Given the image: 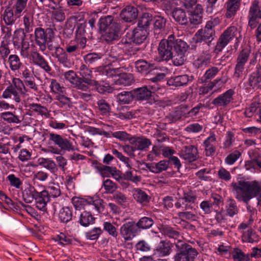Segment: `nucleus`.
Returning a JSON list of instances; mask_svg holds the SVG:
<instances>
[{
    "instance_id": "f257e3e1",
    "label": "nucleus",
    "mask_w": 261,
    "mask_h": 261,
    "mask_svg": "<svg viewBox=\"0 0 261 261\" xmlns=\"http://www.w3.org/2000/svg\"><path fill=\"white\" fill-rule=\"evenodd\" d=\"M235 198L240 202L247 203L257 196L258 204L261 206V185L258 181L240 180L231 184Z\"/></svg>"
},
{
    "instance_id": "f03ea898",
    "label": "nucleus",
    "mask_w": 261,
    "mask_h": 261,
    "mask_svg": "<svg viewBox=\"0 0 261 261\" xmlns=\"http://www.w3.org/2000/svg\"><path fill=\"white\" fill-rule=\"evenodd\" d=\"M134 64L138 72L148 75V79L152 82H158L165 77V74L159 72V68L152 62L140 59L135 61Z\"/></svg>"
},
{
    "instance_id": "7ed1b4c3",
    "label": "nucleus",
    "mask_w": 261,
    "mask_h": 261,
    "mask_svg": "<svg viewBox=\"0 0 261 261\" xmlns=\"http://www.w3.org/2000/svg\"><path fill=\"white\" fill-rule=\"evenodd\" d=\"M171 40L173 43V51L175 52L173 58V65L180 66L184 64L186 60V54L189 47L187 43L181 39L176 38L173 35H171Z\"/></svg>"
},
{
    "instance_id": "20e7f679",
    "label": "nucleus",
    "mask_w": 261,
    "mask_h": 261,
    "mask_svg": "<svg viewBox=\"0 0 261 261\" xmlns=\"http://www.w3.org/2000/svg\"><path fill=\"white\" fill-rule=\"evenodd\" d=\"M54 31L52 28H48L45 30L41 28H36L35 30V41L39 47V49L44 51L46 49V43L51 41L54 37Z\"/></svg>"
},
{
    "instance_id": "39448f33",
    "label": "nucleus",
    "mask_w": 261,
    "mask_h": 261,
    "mask_svg": "<svg viewBox=\"0 0 261 261\" xmlns=\"http://www.w3.org/2000/svg\"><path fill=\"white\" fill-rule=\"evenodd\" d=\"M248 25L254 29L261 20V0H253L249 8L248 15Z\"/></svg>"
},
{
    "instance_id": "423d86ee",
    "label": "nucleus",
    "mask_w": 261,
    "mask_h": 261,
    "mask_svg": "<svg viewBox=\"0 0 261 261\" xmlns=\"http://www.w3.org/2000/svg\"><path fill=\"white\" fill-rule=\"evenodd\" d=\"M72 203L76 210H81L87 204H92L98 213H102L104 210L103 200L101 199L93 200V198L84 199L83 198L73 197Z\"/></svg>"
},
{
    "instance_id": "0eeeda50",
    "label": "nucleus",
    "mask_w": 261,
    "mask_h": 261,
    "mask_svg": "<svg viewBox=\"0 0 261 261\" xmlns=\"http://www.w3.org/2000/svg\"><path fill=\"white\" fill-rule=\"evenodd\" d=\"M238 29L235 26L227 28L220 36L215 47V51L220 52L231 41L237 33Z\"/></svg>"
},
{
    "instance_id": "6e6552de",
    "label": "nucleus",
    "mask_w": 261,
    "mask_h": 261,
    "mask_svg": "<svg viewBox=\"0 0 261 261\" xmlns=\"http://www.w3.org/2000/svg\"><path fill=\"white\" fill-rule=\"evenodd\" d=\"M238 29L235 26L227 28L220 36L215 47V51L220 52L231 41L237 33Z\"/></svg>"
},
{
    "instance_id": "1a4fd4ad",
    "label": "nucleus",
    "mask_w": 261,
    "mask_h": 261,
    "mask_svg": "<svg viewBox=\"0 0 261 261\" xmlns=\"http://www.w3.org/2000/svg\"><path fill=\"white\" fill-rule=\"evenodd\" d=\"M238 29L235 26L227 28L220 36L215 47V51L220 52L231 41L237 33Z\"/></svg>"
},
{
    "instance_id": "9d476101",
    "label": "nucleus",
    "mask_w": 261,
    "mask_h": 261,
    "mask_svg": "<svg viewBox=\"0 0 261 261\" xmlns=\"http://www.w3.org/2000/svg\"><path fill=\"white\" fill-rule=\"evenodd\" d=\"M215 24L213 21L207 22L203 29L199 30L195 36L197 38V42H205L208 46H210L212 41L215 37Z\"/></svg>"
},
{
    "instance_id": "9b49d317",
    "label": "nucleus",
    "mask_w": 261,
    "mask_h": 261,
    "mask_svg": "<svg viewBox=\"0 0 261 261\" xmlns=\"http://www.w3.org/2000/svg\"><path fill=\"white\" fill-rule=\"evenodd\" d=\"M250 54V49L248 48H243L239 54L234 67L233 76L238 79L243 75L245 65L247 62Z\"/></svg>"
},
{
    "instance_id": "f8f14e48",
    "label": "nucleus",
    "mask_w": 261,
    "mask_h": 261,
    "mask_svg": "<svg viewBox=\"0 0 261 261\" xmlns=\"http://www.w3.org/2000/svg\"><path fill=\"white\" fill-rule=\"evenodd\" d=\"M171 35L167 39L161 41L158 46V53L162 60L169 61L172 59L173 62L174 55L173 45Z\"/></svg>"
},
{
    "instance_id": "ddd939ff",
    "label": "nucleus",
    "mask_w": 261,
    "mask_h": 261,
    "mask_svg": "<svg viewBox=\"0 0 261 261\" xmlns=\"http://www.w3.org/2000/svg\"><path fill=\"white\" fill-rule=\"evenodd\" d=\"M49 140L64 151H73L76 149L70 139L57 134L49 133Z\"/></svg>"
},
{
    "instance_id": "4468645a",
    "label": "nucleus",
    "mask_w": 261,
    "mask_h": 261,
    "mask_svg": "<svg viewBox=\"0 0 261 261\" xmlns=\"http://www.w3.org/2000/svg\"><path fill=\"white\" fill-rule=\"evenodd\" d=\"M139 231L135 221L124 223L120 228V233L125 241L132 240L138 235Z\"/></svg>"
},
{
    "instance_id": "2eb2a0df",
    "label": "nucleus",
    "mask_w": 261,
    "mask_h": 261,
    "mask_svg": "<svg viewBox=\"0 0 261 261\" xmlns=\"http://www.w3.org/2000/svg\"><path fill=\"white\" fill-rule=\"evenodd\" d=\"M242 0H227L224 7L226 10L225 17L227 19H233L240 10Z\"/></svg>"
},
{
    "instance_id": "dca6fc26",
    "label": "nucleus",
    "mask_w": 261,
    "mask_h": 261,
    "mask_svg": "<svg viewBox=\"0 0 261 261\" xmlns=\"http://www.w3.org/2000/svg\"><path fill=\"white\" fill-rule=\"evenodd\" d=\"M179 155L180 158L191 163L198 159V149L194 145L185 146L180 151Z\"/></svg>"
},
{
    "instance_id": "f3484780",
    "label": "nucleus",
    "mask_w": 261,
    "mask_h": 261,
    "mask_svg": "<svg viewBox=\"0 0 261 261\" xmlns=\"http://www.w3.org/2000/svg\"><path fill=\"white\" fill-rule=\"evenodd\" d=\"M234 94L233 89H230L224 93L220 95L213 99L212 103L216 107H226L233 99L232 96Z\"/></svg>"
},
{
    "instance_id": "a211bd4d",
    "label": "nucleus",
    "mask_w": 261,
    "mask_h": 261,
    "mask_svg": "<svg viewBox=\"0 0 261 261\" xmlns=\"http://www.w3.org/2000/svg\"><path fill=\"white\" fill-rule=\"evenodd\" d=\"M54 56L57 59L58 62L63 66L70 68L72 63L68 57V54L65 49L60 46L55 47Z\"/></svg>"
},
{
    "instance_id": "6ab92c4d",
    "label": "nucleus",
    "mask_w": 261,
    "mask_h": 261,
    "mask_svg": "<svg viewBox=\"0 0 261 261\" xmlns=\"http://www.w3.org/2000/svg\"><path fill=\"white\" fill-rule=\"evenodd\" d=\"M198 254L197 250L192 246L182 252H178L174 256L175 261H194Z\"/></svg>"
},
{
    "instance_id": "aec40b11",
    "label": "nucleus",
    "mask_w": 261,
    "mask_h": 261,
    "mask_svg": "<svg viewBox=\"0 0 261 261\" xmlns=\"http://www.w3.org/2000/svg\"><path fill=\"white\" fill-rule=\"evenodd\" d=\"M20 15L15 12L14 10L10 7L6 8L1 15L2 20L5 24L8 26H12L15 24L19 18Z\"/></svg>"
},
{
    "instance_id": "412c9836",
    "label": "nucleus",
    "mask_w": 261,
    "mask_h": 261,
    "mask_svg": "<svg viewBox=\"0 0 261 261\" xmlns=\"http://www.w3.org/2000/svg\"><path fill=\"white\" fill-rule=\"evenodd\" d=\"M30 59L33 63L41 68L43 69L46 72L49 73L51 70V67L44 58L37 51H32L30 55Z\"/></svg>"
},
{
    "instance_id": "4be33fe9",
    "label": "nucleus",
    "mask_w": 261,
    "mask_h": 261,
    "mask_svg": "<svg viewBox=\"0 0 261 261\" xmlns=\"http://www.w3.org/2000/svg\"><path fill=\"white\" fill-rule=\"evenodd\" d=\"M193 80V76L190 77L187 74H183L171 77L167 81V85L173 87L184 86L187 85L189 82Z\"/></svg>"
},
{
    "instance_id": "5701e85b",
    "label": "nucleus",
    "mask_w": 261,
    "mask_h": 261,
    "mask_svg": "<svg viewBox=\"0 0 261 261\" xmlns=\"http://www.w3.org/2000/svg\"><path fill=\"white\" fill-rule=\"evenodd\" d=\"M216 135L214 133H211L210 136L203 142L204 151L206 156H211L215 154L216 150Z\"/></svg>"
},
{
    "instance_id": "b1692460",
    "label": "nucleus",
    "mask_w": 261,
    "mask_h": 261,
    "mask_svg": "<svg viewBox=\"0 0 261 261\" xmlns=\"http://www.w3.org/2000/svg\"><path fill=\"white\" fill-rule=\"evenodd\" d=\"M129 141L132 145L135 146L136 150H146L151 144V141L144 137H131Z\"/></svg>"
},
{
    "instance_id": "393cba45",
    "label": "nucleus",
    "mask_w": 261,
    "mask_h": 261,
    "mask_svg": "<svg viewBox=\"0 0 261 261\" xmlns=\"http://www.w3.org/2000/svg\"><path fill=\"white\" fill-rule=\"evenodd\" d=\"M134 100L137 101L148 100L151 96L152 92L147 86L135 88L133 90Z\"/></svg>"
},
{
    "instance_id": "a878e982",
    "label": "nucleus",
    "mask_w": 261,
    "mask_h": 261,
    "mask_svg": "<svg viewBox=\"0 0 261 261\" xmlns=\"http://www.w3.org/2000/svg\"><path fill=\"white\" fill-rule=\"evenodd\" d=\"M138 15L137 8L133 6H127L121 11L120 16L126 22H132L136 19Z\"/></svg>"
},
{
    "instance_id": "bb28decb",
    "label": "nucleus",
    "mask_w": 261,
    "mask_h": 261,
    "mask_svg": "<svg viewBox=\"0 0 261 261\" xmlns=\"http://www.w3.org/2000/svg\"><path fill=\"white\" fill-rule=\"evenodd\" d=\"M35 202L36 207L40 211L43 212H47V203L50 201L48 196V193L46 190H43L41 192H38L35 197Z\"/></svg>"
},
{
    "instance_id": "cd10ccee",
    "label": "nucleus",
    "mask_w": 261,
    "mask_h": 261,
    "mask_svg": "<svg viewBox=\"0 0 261 261\" xmlns=\"http://www.w3.org/2000/svg\"><path fill=\"white\" fill-rule=\"evenodd\" d=\"M11 146L10 142L7 141L6 139H0V160L5 164H7L9 161L8 156H11Z\"/></svg>"
},
{
    "instance_id": "c85d7f7f",
    "label": "nucleus",
    "mask_w": 261,
    "mask_h": 261,
    "mask_svg": "<svg viewBox=\"0 0 261 261\" xmlns=\"http://www.w3.org/2000/svg\"><path fill=\"white\" fill-rule=\"evenodd\" d=\"M107 60L111 64H114V66H116V68L114 69L115 70L121 71V69L124 67L123 65L124 59L123 55L117 54L114 51V49L111 50V52L109 54Z\"/></svg>"
},
{
    "instance_id": "c756f323",
    "label": "nucleus",
    "mask_w": 261,
    "mask_h": 261,
    "mask_svg": "<svg viewBox=\"0 0 261 261\" xmlns=\"http://www.w3.org/2000/svg\"><path fill=\"white\" fill-rule=\"evenodd\" d=\"M247 85L253 90H261V73L259 70L249 75Z\"/></svg>"
},
{
    "instance_id": "7c9ffc66",
    "label": "nucleus",
    "mask_w": 261,
    "mask_h": 261,
    "mask_svg": "<svg viewBox=\"0 0 261 261\" xmlns=\"http://www.w3.org/2000/svg\"><path fill=\"white\" fill-rule=\"evenodd\" d=\"M172 243L167 240L161 241L154 250L155 254L160 257L167 256L172 251Z\"/></svg>"
},
{
    "instance_id": "2f4dec72",
    "label": "nucleus",
    "mask_w": 261,
    "mask_h": 261,
    "mask_svg": "<svg viewBox=\"0 0 261 261\" xmlns=\"http://www.w3.org/2000/svg\"><path fill=\"white\" fill-rule=\"evenodd\" d=\"M102 55L100 53H91L83 57L84 61L89 67H96L102 63Z\"/></svg>"
},
{
    "instance_id": "473e14b6",
    "label": "nucleus",
    "mask_w": 261,
    "mask_h": 261,
    "mask_svg": "<svg viewBox=\"0 0 261 261\" xmlns=\"http://www.w3.org/2000/svg\"><path fill=\"white\" fill-rule=\"evenodd\" d=\"M169 161L162 160L157 163H146V167L151 172L159 173L166 171L169 167Z\"/></svg>"
},
{
    "instance_id": "72a5a7b5",
    "label": "nucleus",
    "mask_w": 261,
    "mask_h": 261,
    "mask_svg": "<svg viewBox=\"0 0 261 261\" xmlns=\"http://www.w3.org/2000/svg\"><path fill=\"white\" fill-rule=\"evenodd\" d=\"M7 63L13 72H18L24 67V64L17 55H10L8 58Z\"/></svg>"
},
{
    "instance_id": "f704fd0d",
    "label": "nucleus",
    "mask_w": 261,
    "mask_h": 261,
    "mask_svg": "<svg viewBox=\"0 0 261 261\" xmlns=\"http://www.w3.org/2000/svg\"><path fill=\"white\" fill-rule=\"evenodd\" d=\"M186 112L184 105H180L174 111L170 113L166 117V119L169 123L175 122L182 117L187 118Z\"/></svg>"
},
{
    "instance_id": "c9c22d12",
    "label": "nucleus",
    "mask_w": 261,
    "mask_h": 261,
    "mask_svg": "<svg viewBox=\"0 0 261 261\" xmlns=\"http://www.w3.org/2000/svg\"><path fill=\"white\" fill-rule=\"evenodd\" d=\"M148 31L136 28L134 29L131 36V41L136 44H141L146 40Z\"/></svg>"
},
{
    "instance_id": "e433bc0d",
    "label": "nucleus",
    "mask_w": 261,
    "mask_h": 261,
    "mask_svg": "<svg viewBox=\"0 0 261 261\" xmlns=\"http://www.w3.org/2000/svg\"><path fill=\"white\" fill-rule=\"evenodd\" d=\"M120 30V24H115L114 27L112 26V28H110V29L105 31V34L103 35L105 40L107 42H110L118 40L119 38V32Z\"/></svg>"
},
{
    "instance_id": "4c0bfd02",
    "label": "nucleus",
    "mask_w": 261,
    "mask_h": 261,
    "mask_svg": "<svg viewBox=\"0 0 261 261\" xmlns=\"http://www.w3.org/2000/svg\"><path fill=\"white\" fill-rule=\"evenodd\" d=\"M174 20L180 25H187L189 22V17L185 11L180 8H175L172 12Z\"/></svg>"
},
{
    "instance_id": "58836bf2",
    "label": "nucleus",
    "mask_w": 261,
    "mask_h": 261,
    "mask_svg": "<svg viewBox=\"0 0 261 261\" xmlns=\"http://www.w3.org/2000/svg\"><path fill=\"white\" fill-rule=\"evenodd\" d=\"M98 82L95 80H88L79 77L73 85V87L82 91H87L91 86H96Z\"/></svg>"
},
{
    "instance_id": "ea45409f",
    "label": "nucleus",
    "mask_w": 261,
    "mask_h": 261,
    "mask_svg": "<svg viewBox=\"0 0 261 261\" xmlns=\"http://www.w3.org/2000/svg\"><path fill=\"white\" fill-rule=\"evenodd\" d=\"M1 117L9 123H20L24 119V116L16 115L15 112H5L1 113Z\"/></svg>"
},
{
    "instance_id": "a19ab883",
    "label": "nucleus",
    "mask_w": 261,
    "mask_h": 261,
    "mask_svg": "<svg viewBox=\"0 0 261 261\" xmlns=\"http://www.w3.org/2000/svg\"><path fill=\"white\" fill-rule=\"evenodd\" d=\"M25 93H19L18 91L14 89L12 86H8L7 88L3 91L2 97L3 98H10L13 95V99L17 103H19L21 101V96L24 95Z\"/></svg>"
},
{
    "instance_id": "79ce46f5",
    "label": "nucleus",
    "mask_w": 261,
    "mask_h": 261,
    "mask_svg": "<svg viewBox=\"0 0 261 261\" xmlns=\"http://www.w3.org/2000/svg\"><path fill=\"white\" fill-rule=\"evenodd\" d=\"M95 218L91 213L86 211L82 212L79 217L77 222L83 227H88L95 223Z\"/></svg>"
},
{
    "instance_id": "37998d69",
    "label": "nucleus",
    "mask_w": 261,
    "mask_h": 261,
    "mask_svg": "<svg viewBox=\"0 0 261 261\" xmlns=\"http://www.w3.org/2000/svg\"><path fill=\"white\" fill-rule=\"evenodd\" d=\"M116 98L119 105L129 104L134 100L133 91H124L119 93L116 95Z\"/></svg>"
},
{
    "instance_id": "c03bdc74",
    "label": "nucleus",
    "mask_w": 261,
    "mask_h": 261,
    "mask_svg": "<svg viewBox=\"0 0 261 261\" xmlns=\"http://www.w3.org/2000/svg\"><path fill=\"white\" fill-rule=\"evenodd\" d=\"M119 24L114 21L113 17L111 15H107L101 17L98 21L99 28L100 31H105L110 28L114 27V24Z\"/></svg>"
},
{
    "instance_id": "a18cd8bd",
    "label": "nucleus",
    "mask_w": 261,
    "mask_h": 261,
    "mask_svg": "<svg viewBox=\"0 0 261 261\" xmlns=\"http://www.w3.org/2000/svg\"><path fill=\"white\" fill-rule=\"evenodd\" d=\"M152 20V15L149 13H143L139 18L137 28L148 31L149 27Z\"/></svg>"
},
{
    "instance_id": "49530a36",
    "label": "nucleus",
    "mask_w": 261,
    "mask_h": 261,
    "mask_svg": "<svg viewBox=\"0 0 261 261\" xmlns=\"http://www.w3.org/2000/svg\"><path fill=\"white\" fill-rule=\"evenodd\" d=\"M38 194L34 187L29 185L22 192V198L23 200L28 203H31Z\"/></svg>"
},
{
    "instance_id": "de8ad7c7",
    "label": "nucleus",
    "mask_w": 261,
    "mask_h": 261,
    "mask_svg": "<svg viewBox=\"0 0 261 261\" xmlns=\"http://www.w3.org/2000/svg\"><path fill=\"white\" fill-rule=\"evenodd\" d=\"M94 167L97 169L100 174L103 177H109L111 175L114 167L108 166L99 163L97 161L93 162Z\"/></svg>"
},
{
    "instance_id": "09e8293b",
    "label": "nucleus",
    "mask_w": 261,
    "mask_h": 261,
    "mask_svg": "<svg viewBox=\"0 0 261 261\" xmlns=\"http://www.w3.org/2000/svg\"><path fill=\"white\" fill-rule=\"evenodd\" d=\"M225 209L226 214L231 217L238 214L239 211L236 201L231 198L227 199L226 202Z\"/></svg>"
},
{
    "instance_id": "8fccbe9b",
    "label": "nucleus",
    "mask_w": 261,
    "mask_h": 261,
    "mask_svg": "<svg viewBox=\"0 0 261 261\" xmlns=\"http://www.w3.org/2000/svg\"><path fill=\"white\" fill-rule=\"evenodd\" d=\"M248 155L251 160L246 162L245 166L248 165L250 167H252L253 164L256 163L258 167L261 169V155L258 152L255 150H251L248 151Z\"/></svg>"
},
{
    "instance_id": "3c124183",
    "label": "nucleus",
    "mask_w": 261,
    "mask_h": 261,
    "mask_svg": "<svg viewBox=\"0 0 261 261\" xmlns=\"http://www.w3.org/2000/svg\"><path fill=\"white\" fill-rule=\"evenodd\" d=\"M160 231L164 236L171 239L176 240L180 237V232L169 225L162 226Z\"/></svg>"
},
{
    "instance_id": "603ef678",
    "label": "nucleus",
    "mask_w": 261,
    "mask_h": 261,
    "mask_svg": "<svg viewBox=\"0 0 261 261\" xmlns=\"http://www.w3.org/2000/svg\"><path fill=\"white\" fill-rule=\"evenodd\" d=\"M220 71L219 69L215 66H213L208 69L203 75L198 79L199 83H204L209 80L213 79Z\"/></svg>"
},
{
    "instance_id": "864d4df0",
    "label": "nucleus",
    "mask_w": 261,
    "mask_h": 261,
    "mask_svg": "<svg viewBox=\"0 0 261 261\" xmlns=\"http://www.w3.org/2000/svg\"><path fill=\"white\" fill-rule=\"evenodd\" d=\"M136 223L140 231V230L149 229L153 225L154 221L150 217H143Z\"/></svg>"
},
{
    "instance_id": "5fc2aeb1",
    "label": "nucleus",
    "mask_w": 261,
    "mask_h": 261,
    "mask_svg": "<svg viewBox=\"0 0 261 261\" xmlns=\"http://www.w3.org/2000/svg\"><path fill=\"white\" fill-rule=\"evenodd\" d=\"M197 199V196L192 191H188L184 192L183 196L180 199L184 200V201L187 203L185 206V210H187L189 209H192L193 208L188 203H194Z\"/></svg>"
},
{
    "instance_id": "6e6d98bb",
    "label": "nucleus",
    "mask_w": 261,
    "mask_h": 261,
    "mask_svg": "<svg viewBox=\"0 0 261 261\" xmlns=\"http://www.w3.org/2000/svg\"><path fill=\"white\" fill-rule=\"evenodd\" d=\"M134 81V76L132 74L123 73L120 74L119 78L116 81V84L117 85L128 86H130Z\"/></svg>"
},
{
    "instance_id": "4d7b16f0",
    "label": "nucleus",
    "mask_w": 261,
    "mask_h": 261,
    "mask_svg": "<svg viewBox=\"0 0 261 261\" xmlns=\"http://www.w3.org/2000/svg\"><path fill=\"white\" fill-rule=\"evenodd\" d=\"M134 197L138 202L140 203L142 205H146L149 202L150 198L148 195L145 192L139 189H137L135 190Z\"/></svg>"
},
{
    "instance_id": "13d9d810",
    "label": "nucleus",
    "mask_w": 261,
    "mask_h": 261,
    "mask_svg": "<svg viewBox=\"0 0 261 261\" xmlns=\"http://www.w3.org/2000/svg\"><path fill=\"white\" fill-rule=\"evenodd\" d=\"M211 56L209 54L200 56L194 62L195 66L198 68L206 67L211 62Z\"/></svg>"
},
{
    "instance_id": "bf43d9fd",
    "label": "nucleus",
    "mask_w": 261,
    "mask_h": 261,
    "mask_svg": "<svg viewBox=\"0 0 261 261\" xmlns=\"http://www.w3.org/2000/svg\"><path fill=\"white\" fill-rule=\"evenodd\" d=\"M72 217L71 210L68 207H63L59 212V219L61 222L67 223L70 221Z\"/></svg>"
},
{
    "instance_id": "052dcab7",
    "label": "nucleus",
    "mask_w": 261,
    "mask_h": 261,
    "mask_svg": "<svg viewBox=\"0 0 261 261\" xmlns=\"http://www.w3.org/2000/svg\"><path fill=\"white\" fill-rule=\"evenodd\" d=\"M9 185L17 189L22 190V180L14 174H10L7 177Z\"/></svg>"
},
{
    "instance_id": "680f3d73",
    "label": "nucleus",
    "mask_w": 261,
    "mask_h": 261,
    "mask_svg": "<svg viewBox=\"0 0 261 261\" xmlns=\"http://www.w3.org/2000/svg\"><path fill=\"white\" fill-rule=\"evenodd\" d=\"M25 38V34L24 31L21 29L16 30L14 32L13 37V45L19 48L20 47V43Z\"/></svg>"
},
{
    "instance_id": "e2e57ef3",
    "label": "nucleus",
    "mask_w": 261,
    "mask_h": 261,
    "mask_svg": "<svg viewBox=\"0 0 261 261\" xmlns=\"http://www.w3.org/2000/svg\"><path fill=\"white\" fill-rule=\"evenodd\" d=\"M52 18L57 22H63L66 18L65 14L62 7L59 6L58 8L51 12Z\"/></svg>"
},
{
    "instance_id": "0e129e2a",
    "label": "nucleus",
    "mask_w": 261,
    "mask_h": 261,
    "mask_svg": "<svg viewBox=\"0 0 261 261\" xmlns=\"http://www.w3.org/2000/svg\"><path fill=\"white\" fill-rule=\"evenodd\" d=\"M232 257L235 261H249L250 259L249 254H245L239 248L234 249Z\"/></svg>"
},
{
    "instance_id": "69168bd1",
    "label": "nucleus",
    "mask_w": 261,
    "mask_h": 261,
    "mask_svg": "<svg viewBox=\"0 0 261 261\" xmlns=\"http://www.w3.org/2000/svg\"><path fill=\"white\" fill-rule=\"evenodd\" d=\"M261 109L260 103L257 102H252L248 108L245 109L244 114L248 118L252 117L253 115L259 109Z\"/></svg>"
},
{
    "instance_id": "338daca9",
    "label": "nucleus",
    "mask_w": 261,
    "mask_h": 261,
    "mask_svg": "<svg viewBox=\"0 0 261 261\" xmlns=\"http://www.w3.org/2000/svg\"><path fill=\"white\" fill-rule=\"evenodd\" d=\"M79 74L81 76V78L84 79H87L88 80H93L92 78V71L89 68V66H87V64H82L79 67Z\"/></svg>"
},
{
    "instance_id": "774afa93",
    "label": "nucleus",
    "mask_w": 261,
    "mask_h": 261,
    "mask_svg": "<svg viewBox=\"0 0 261 261\" xmlns=\"http://www.w3.org/2000/svg\"><path fill=\"white\" fill-rule=\"evenodd\" d=\"M53 239L57 242L59 244L62 246L69 245L72 243V239L69 237L67 236L65 233L60 232L59 234L56 235L54 237Z\"/></svg>"
}]
</instances>
